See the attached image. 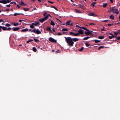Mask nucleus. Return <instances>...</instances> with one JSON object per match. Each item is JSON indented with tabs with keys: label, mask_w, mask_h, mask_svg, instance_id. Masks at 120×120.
<instances>
[{
	"label": "nucleus",
	"mask_w": 120,
	"mask_h": 120,
	"mask_svg": "<svg viewBox=\"0 0 120 120\" xmlns=\"http://www.w3.org/2000/svg\"><path fill=\"white\" fill-rule=\"evenodd\" d=\"M81 29H83L84 30H86L87 31H89V29H87L85 27H82Z\"/></svg>",
	"instance_id": "393cba45"
},
{
	"label": "nucleus",
	"mask_w": 120,
	"mask_h": 120,
	"mask_svg": "<svg viewBox=\"0 0 120 120\" xmlns=\"http://www.w3.org/2000/svg\"><path fill=\"white\" fill-rule=\"evenodd\" d=\"M6 6L8 7V8H9V7H10V6H11V5L10 4H9V5H6L5 6Z\"/></svg>",
	"instance_id": "8fccbe9b"
},
{
	"label": "nucleus",
	"mask_w": 120,
	"mask_h": 120,
	"mask_svg": "<svg viewBox=\"0 0 120 120\" xmlns=\"http://www.w3.org/2000/svg\"><path fill=\"white\" fill-rule=\"evenodd\" d=\"M23 10H24L25 11H28L29 10V9L28 8H24L23 9Z\"/></svg>",
	"instance_id": "473e14b6"
},
{
	"label": "nucleus",
	"mask_w": 120,
	"mask_h": 120,
	"mask_svg": "<svg viewBox=\"0 0 120 120\" xmlns=\"http://www.w3.org/2000/svg\"><path fill=\"white\" fill-rule=\"evenodd\" d=\"M2 28L3 30H7V27H3L2 26Z\"/></svg>",
	"instance_id": "e433bc0d"
},
{
	"label": "nucleus",
	"mask_w": 120,
	"mask_h": 120,
	"mask_svg": "<svg viewBox=\"0 0 120 120\" xmlns=\"http://www.w3.org/2000/svg\"><path fill=\"white\" fill-rule=\"evenodd\" d=\"M116 39L119 40L120 39V36L116 38Z\"/></svg>",
	"instance_id": "5fc2aeb1"
},
{
	"label": "nucleus",
	"mask_w": 120,
	"mask_h": 120,
	"mask_svg": "<svg viewBox=\"0 0 120 120\" xmlns=\"http://www.w3.org/2000/svg\"><path fill=\"white\" fill-rule=\"evenodd\" d=\"M20 4L21 5H25L26 4H25L22 1H21Z\"/></svg>",
	"instance_id": "6ab92c4d"
},
{
	"label": "nucleus",
	"mask_w": 120,
	"mask_h": 120,
	"mask_svg": "<svg viewBox=\"0 0 120 120\" xmlns=\"http://www.w3.org/2000/svg\"><path fill=\"white\" fill-rule=\"evenodd\" d=\"M73 22H71V23H70L69 25H70L71 26H72L73 25Z\"/></svg>",
	"instance_id": "680f3d73"
},
{
	"label": "nucleus",
	"mask_w": 120,
	"mask_h": 120,
	"mask_svg": "<svg viewBox=\"0 0 120 120\" xmlns=\"http://www.w3.org/2000/svg\"><path fill=\"white\" fill-rule=\"evenodd\" d=\"M104 47L103 46H100L98 48V49H100L102 48H104Z\"/></svg>",
	"instance_id": "c03bdc74"
},
{
	"label": "nucleus",
	"mask_w": 120,
	"mask_h": 120,
	"mask_svg": "<svg viewBox=\"0 0 120 120\" xmlns=\"http://www.w3.org/2000/svg\"><path fill=\"white\" fill-rule=\"evenodd\" d=\"M84 49V48L83 47H82L80 49H79V50L80 51H82Z\"/></svg>",
	"instance_id": "c9c22d12"
},
{
	"label": "nucleus",
	"mask_w": 120,
	"mask_h": 120,
	"mask_svg": "<svg viewBox=\"0 0 120 120\" xmlns=\"http://www.w3.org/2000/svg\"><path fill=\"white\" fill-rule=\"evenodd\" d=\"M0 3H2L4 4H7L6 0H2L0 1Z\"/></svg>",
	"instance_id": "9b49d317"
},
{
	"label": "nucleus",
	"mask_w": 120,
	"mask_h": 120,
	"mask_svg": "<svg viewBox=\"0 0 120 120\" xmlns=\"http://www.w3.org/2000/svg\"><path fill=\"white\" fill-rule=\"evenodd\" d=\"M51 7L54 8L56 11H57L58 10V9L55 6H51Z\"/></svg>",
	"instance_id": "ea45409f"
},
{
	"label": "nucleus",
	"mask_w": 120,
	"mask_h": 120,
	"mask_svg": "<svg viewBox=\"0 0 120 120\" xmlns=\"http://www.w3.org/2000/svg\"><path fill=\"white\" fill-rule=\"evenodd\" d=\"M108 34L112 35V36H113V37H114V35L112 33H108Z\"/></svg>",
	"instance_id": "864d4df0"
},
{
	"label": "nucleus",
	"mask_w": 120,
	"mask_h": 120,
	"mask_svg": "<svg viewBox=\"0 0 120 120\" xmlns=\"http://www.w3.org/2000/svg\"><path fill=\"white\" fill-rule=\"evenodd\" d=\"M109 21V20H103V22H107V21Z\"/></svg>",
	"instance_id": "052dcab7"
},
{
	"label": "nucleus",
	"mask_w": 120,
	"mask_h": 120,
	"mask_svg": "<svg viewBox=\"0 0 120 120\" xmlns=\"http://www.w3.org/2000/svg\"><path fill=\"white\" fill-rule=\"evenodd\" d=\"M50 24L52 26H54L55 25L54 22L52 20L51 21V22Z\"/></svg>",
	"instance_id": "c85d7f7f"
},
{
	"label": "nucleus",
	"mask_w": 120,
	"mask_h": 120,
	"mask_svg": "<svg viewBox=\"0 0 120 120\" xmlns=\"http://www.w3.org/2000/svg\"><path fill=\"white\" fill-rule=\"evenodd\" d=\"M51 33H52L53 34L55 35H56V34H57V35H62V34L60 32L58 33L57 34H55L53 32H51Z\"/></svg>",
	"instance_id": "dca6fc26"
},
{
	"label": "nucleus",
	"mask_w": 120,
	"mask_h": 120,
	"mask_svg": "<svg viewBox=\"0 0 120 120\" xmlns=\"http://www.w3.org/2000/svg\"><path fill=\"white\" fill-rule=\"evenodd\" d=\"M51 26H49V27H47L46 30L47 31H49L51 29Z\"/></svg>",
	"instance_id": "412c9836"
},
{
	"label": "nucleus",
	"mask_w": 120,
	"mask_h": 120,
	"mask_svg": "<svg viewBox=\"0 0 120 120\" xmlns=\"http://www.w3.org/2000/svg\"><path fill=\"white\" fill-rule=\"evenodd\" d=\"M43 19L44 21H45V20H46L47 19H46L45 18V17H44V18H43Z\"/></svg>",
	"instance_id": "69168bd1"
},
{
	"label": "nucleus",
	"mask_w": 120,
	"mask_h": 120,
	"mask_svg": "<svg viewBox=\"0 0 120 120\" xmlns=\"http://www.w3.org/2000/svg\"><path fill=\"white\" fill-rule=\"evenodd\" d=\"M120 33V30H118L116 32H114V34L115 35H116Z\"/></svg>",
	"instance_id": "9d476101"
},
{
	"label": "nucleus",
	"mask_w": 120,
	"mask_h": 120,
	"mask_svg": "<svg viewBox=\"0 0 120 120\" xmlns=\"http://www.w3.org/2000/svg\"><path fill=\"white\" fill-rule=\"evenodd\" d=\"M85 31V34L87 35H89V34H92V33H91V32H92V31L90 30H89V31Z\"/></svg>",
	"instance_id": "423d86ee"
},
{
	"label": "nucleus",
	"mask_w": 120,
	"mask_h": 120,
	"mask_svg": "<svg viewBox=\"0 0 120 120\" xmlns=\"http://www.w3.org/2000/svg\"><path fill=\"white\" fill-rule=\"evenodd\" d=\"M85 45L87 47H88L90 45V44H89L88 42H87L85 44Z\"/></svg>",
	"instance_id": "bb28decb"
},
{
	"label": "nucleus",
	"mask_w": 120,
	"mask_h": 120,
	"mask_svg": "<svg viewBox=\"0 0 120 120\" xmlns=\"http://www.w3.org/2000/svg\"><path fill=\"white\" fill-rule=\"evenodd\" d=\"M96 4V3L95 2H93V3H92L91 4V5L92 6H93V7H94V5L95 4Z\"/></svg>",
	"instance_id": "58836bf2"
},
{
	"label": "nucleus",
	"mask_w": 120,
	"mask_h": 120,
	"mask_svg": "<svg viewBox=\"0 0 120 120\" xmlns=\"http://www.w3.org/2000/svg\"><path fill=\"white\" fill-rule=\"evenodd\" d=\"M28 30V28H25V29H24L22 30H21V32H26Z\"/></svg>",
	"instance_id": "ddd939ff"
},
{
	"label": "nucleus",
	"mask_w": 120,
	"mask_h": 120,
	"mask_svg": "<svg viewBox=\"0 0 120 120\" xmlns=\"http://www.w3.org/2000/svg\"><path fill=\"white\" fill-rule=\"evenodd\" d=\"M34 40L31 39H29L28 41H26V43H28L30 42H31L32 41H33Z\"/></svg>",
	"instance_id": "b1692460"
},
{
	"label": "nucleus",
	"mask_w": 120,
	"mask_h": 120,
	"mask_svg": "<svg viewBox=\"0 0 120 120\" xmlns=\"http://www.w3.org/2000/svg\"><path fill=\"white\" fill-rule=\"evenodd\" d=\"M43 19L44 21H45V20H46L47 19H46L45 18V17H44V18H43Z\"/></svg>",
	"instance_id": "338daca9"
},
{
	"label": "nucleus",
	"mask_w": 120,
	"mask_h": 120,
	"mask_svg": "<svg viewBox=\"0 0 120 120\" xmlns=\"http://www.w3.org/2000/svg\"><path fill=\"white\" fill-rule=\"evenodd\" d=\"M48 2L49 3H50L52 4H53L54 3L53 2H52V1H49V0H48Z\"/></svg>",
	"instance_id": "3c124183"
},
{
	"label": "nucleus",
	"mask_w": 120,
	"mask_h": 120,
	"mask_svg": "<svg viewBox=\"0 0 120 120\" xmlns=\"http://www.w3.org/2000/svg\"><path fill=\"white\" fill-rule=\"evenodd\" d=\"M109 38L110 39H112L113 37V36H109Z\"/></svg>",
	"instance_id": "49530a36"
},
{
	"label": "nucleus",
	"mask_w": 120,
	"mask_h": 120,
	"mask_svg": "<svg viewBox=\"0 0 120 120\" xmlns=\"http://www.w3.org/2000/svg\"><path fill=\"white\" fill-rule=\"evenodd\" d=\"M85 8H86L85 7L83 6L82 7V9H83V10H84L85 9Z\"/></svg>",
	"instance_id": "6e6d98bb"
},
{
	"label": "nucleus",
	"mask_w": 120,
	"mask_h": 120,
	"mask_svg": "<svg viewBox=\"0 0 120 120\" xmlns=\"http://www.w3.org/2000/svg\"><path fill=\"white\" fill-rule=\"evenodd\" d=\"M20 14H21L22 15H23V14L22 13H15L13 15H14L15 16H16L18 15H19Z\"/></svg>",
	"instance_id": "2eb2a0df"
},
{
	"label": "nucleus",
	"mask_w": 120,
	"mask_h": 120,
	"mask_svg": "<svg viewBox=\"0 0 120 120\" xmlns=\"http://www.w3.org/2000/svg\"><path fill=\"white\" fill-rule=\"evenodd\" d=\"M94 40L95 41V43L99 42L101 41L99 40Z\"/></svg>",
	"instance_id": "2f4dec72"
},
{
	"label": "nucleus",
	"mask_w": 120,
	"mask_h": 120,
	"mask_svg": "<svg viewBox=\"0 0 120 120\" xmlns=\"http://www.w3.org/2000/svg\"><path fill=\"white\" fill-rule=\"evenodd\" d=\"M113 8H114V7H113L112 8H110V9L109 10L108 12H110L112 11H113Z\"/></svg>",
	"instance_id": "4468645a"
},
{
	"label": "nucleus",
	"mask_w": 120,
	"mask_h": 120,
	"mask_svg": "<svg viewBox=\"0 0 120 120\" xmlns=\"http://www.w3.org/2000/svg\"><path fill=\"white\" fill-rule=\"evenodd\" d=\"M4 22V21L3 20V19H0V22Z\"/></svg>",
	"instance_id": "e2e57ef3"
},
{
	"label": "nucleus",
	"mask_w": 120,
	"mask_h": 120,
	"mask_svg": "<svg viewBox=\"0 0 120 120\" xmlns=\"http://www.w3.org/2000/svg\"><path fill=\"white\" fill-rule=\"evenodd\" d=\"M39 22L38 21H37L36 23H32V24L35 26H38V25L39 24Z\"/></svg>",
	"instance_id": "f8f14e48"
},
{
	"label": "nucleus",
	"mask_w": 120,
	"mask_h": 120,
	"mask_svg": "<svg viewBox=\"0 0 120 120\" xmlns=\"http://www.w3.org/2000/svg\"><path fill=\"white\" fill-rule=\"evenodd\" d=\"M11 29H12L11 27H8V28H7V30H8L10 31L11 30Z\"/></svg>",
	"instance_id": "79ce46f5"
},
{
	"label": "nucleus",
	"mask_w": 120,
	"mask_h": 120,
	"mask_svg": "<svg viewBox=\"0 0 120 120\" xmlns=\"http://www.w3.org/2000/svg\"><path fill=\"white\" fill-rule=\"evenodd\" d=\"M114 24L113 23H112V24H110L109 23L108 24V26H112Z\"/></svg>",
	"instance_id": "09e8293b"
},
{
	"label": "nucleus",
	"mask_w": 120,
	"mask_h": 120,
	"mask_svg": "<svg viewBox=\"0 0 120 120\" xmlns=\"http://www.w3.org/2000/svg\"><path fill=\"white\" fill-rule=\"evenodd\" d=\"M60 52V50L58 49L56 51V52L57 53H59Z\"/></svg>",
	"instance_id": "de8ad7c7"
},
{
	"label": "nucleus",
	"mask_w": 120,
	"mask_h": 120,
	"mask_svg": "<svg viewBox=\"0 0 120 120\" xmlns=\"http://www.w3.org/2000/svg\"><path fill=\"white\" fill-rule=\"evenodd\" d=\"M75 11L76 13H81V12L79 11L77 9H75Z\"/></svg>",
	"instance_id": "a878e982"
},
{
	"label": "nucleus",
	"mask_w": 120,
	"mask_h": 120,
	"mask_svg": "<svg viewBox=\"0 0 120 120\" xmlns=\"http://www.w3.org/2000/svg\"><path fill=\"white\" fill-rule=\"evenodd\" d=\"M48 16H50V17H51V15H49V14H48V15H47L45 17V18L46 19H47L49 18Z\"/></svg>",
	"instance_id": "cd10ccee"
},
{
	"label": "nucleus",
	"mask_w": 120,
	"mask_h": 120,
	"mask_svg": "<svg viewBox=\"0 0 120 120\" xmlns=\"http://www.w3.org/2000/svg\"><path fill=\"white\" fill-rule=\"evenodd\" d=\"M24 21V20H19V21L20 22H22V21Z\"/></svg>",
	"instance_id": "774afa93"
},
{
	"label": "nucleus",
	"mask_w": 120,
	"mask_h": 120,
	"mask_svg": "<svg viewBox=\"0 0 120 120\" xmlns=\"http://www.w3.org/2000/svg\"><path fill=\"white\" fill-rule=\"evenodd\" d=\"M5 26H6L8 27L10 26H11V25L7 23L6 24Z\"/></svg>",
	"instance_id": "a19ab883"
},
{
	"label": "nucleus",
	"mask_w": 120,
	"mask_h": 120,
	"mask_svg": "<svg viewBox=\"0 0 120 120\" xmlns=\"http://www.w3.org/2000/svg\"><path fill=\"white\" fill-rule=\"evenodd\" d=\"M47 14V13L46 12H45L43 14V15L44 16H45V14Z\"/></svg>",
	"instance_id": "0e129e2a"
},
{
	"label": "nucleus",
	"mask_w": 120,
	"mask_h": 120,
	"mask_svg": "<svg viewBox=\"0 0 120 120\" xmlns=\"http://www.w3.org/2000/svg\"><path fill=\"white\" fill-rule=\"evenodd\" d=\"M83 6V5H81V4H79V8H82V7Z\"/></svg>",
	"instance_id": "37998d69"
},
{
	"label": "nucleus",
	"mask_w": 120,
	"mask_h": 120,
	"mask_svg": "<svg viewBox=\"0 0 120 120\" xmlns=\"http://www.w3.org/2000/svg\"><path fill=\"white\" fill-rule=\"evenodd\" d=\"M113 13H116L117 14H118L119 12L117 9H114V8H113Z\"/></svg>",
	"instance_id": "0eeeda50"
},
{
	"label": "nucleus",
	"mask_w": 120,
	"mask_h": 120,
	"mask_svg": "<svg viewBox=\"0 0 120 120\" xmlns=\"http://www.w3.org/2000/svg\"><path fill=\"white\" fill-rule=\"evenodd\" d=\"M30 27L31 28L33 29L34 28V25L32 24V25H30Z\"/></svg>",
	"instance_id": "f704fd0d"
},
{
	"label": "nucleus",
	"mask_w": 120,
	"mask_h": 120,
	"mask_svg": "<svg viewBox=\"0 0 120 120\" xmlns=\"http://www.w3.org/2000/svg\"><path fill=\"white\" fill-rule=\"evenodd\" d=\"M77 34H79H79H83V30H78Z\"/></svg>",
	"instance_id": "6e6552de"
},
{
	"label": "nucleus",
	"mask_w": 120,
	"mask_h": 120,
	"mask_svg": "<svg viewBox=\"0 0 120 120\" xmlns=\"http://www.w3.org/2000/svg\"><path fill=\"white\" fill-rule=\"evenodd\" d=\"M33 32H34L37 34H39L41 33V32L38 29H35L33 30L32 31Z\"/></svg>",
	"instance_id": "f03ea898"
},
{
	"label": "nucleus",
	"mask_w": 120,
	"mask_h": 120,
	"mask_svg": "<svg viewBox=\"0 0 120 120\" xmlns=\"http://www.w3.org/2000/svg\"><path fill=\"white\" fill-rule=\"evenodd\" d=\"M33 50L34 52H36L37 51V49L35 47H34L33 48Z\"/></svg>",
	"instance_id": "7c9ffc66"
},
{
	"label": "nucleus",
	"mask_w": 120,
	"mask_h": 120,
	"mask_svg": "<svg viewBox=\"0 0 120 120\" xmlns=\"http://www.w3.org/2000/svg\"><path fill=\"white\" fill-rule=\"evenodd\" d=\"M39 21L41 22H43L44 21L43 18L39 19Z\"/></svg>",
	"instance_id": "72a5a7b5"
},
{
	"label": "nucleus",
	"mask_w": 120,
	"mask_h": 120,
	"mask_svg": "<svg viewBox=\"0 0 120 120\" xmlns=\"http://www.w3.org/2000/svg\"><path fill=\"white\" fill-rule=\"evenodd\" d=\"M34 40L36 42H38L39 41L37 39L34 38Z\"/></svg>",
	"instance_id": "4c0bfd02"
},
{
	"label": "nucleus",
	"mask_w": 120,
	"mask_h": 120,
	"mask_svg": "<svg viewBox=\"0 0 120 120\" xmlns=\"http://www.w3.org/2000/svg\"><path fill=\"white\" fill-rule=\"evenodd\" d=\"M95 25V24L93 23H90L89 24V25Z\"/></svg>",
	"instance_id": "13d9d810"
},
{
	"label": "nucleus",
	"mask_w": 120,
	"mask_h": 120,
	"mask_svg": "<svg viewBox=\"0 0 120 120\" xmlns=\"http://www.w3.org/2000/svg\"><path fill=\"white\" fill-rule=\"evenodd\" d=\"M49 41L52 42H54L55 43L56 42V40L55 39L52 37H50L49 39Z\"/></svg>",
	"instance_id": "7ed1b4c3"
},
{
	"label": "nucleus",
	"mask_w": 120,
	"mask_h": 120,
	"mask_svg": "<svg viewBox=\"0 0 120 120\" xmlns=\"http://www.w3.org/2000/svg\"><path fill=\"white\" fill-rule=\"evenodd\" d=\"M2 27V26H0V32H1V29Z\"/></svg>",
	"instance_id": "4d7b16f0"
},
{
	"label": "nucleus",
	"mask_w": 120,
	"mask_h": 120,
	"mask_svg": "<svg viewBox=\"0 0 120 120\" xmlns=\"http://www.w3.org/2000/svg\"><path fill=\"white\" fill-rule=\"evenodd\" d=\"M110 19H114V16L113 15H110Z\"/></svg>",
	"instance_id": "4be33fe9"
},
{
	"label": "nucleus",
	"mask_w": 120,
	"mask_h": 120,
	"mask_svg": "<svg viewBox=\"0 0 120 120\" xmlns=\"http://www.w3.org/2000/svg\"><path fill=\"white\" fill-rule=\"evenodd\" d=\"M105 27H103L101 29V31H106V30H105Z\"/></svg>",
	"instance_id": "a18cd8bd"
},
{
	"label": "nucleus",
	"mask_w": 120,
	"mask_h": 120,
	"mask_svg": "<svg viewBox=\"0 0 120 120\" xmlns=\"http://www.w3.org/2000/svg\"><path fill=\"white\" fill-rule=\"evenodd\" d=\"M12 23L13 24V25L15 26H17L19 24V23H15L14 22H13Z\"/></svg>",
	"instance_id": "5701e85b"
},
{
	"label": "nucleus",
	"mask_w": 120,
	"mask_h": 120,
	"mask_svg": "<svg viewBox=\"0 0 120 120\" xmlns=\"http://www.w3.org/2000/svg\"><path fill=\"white\" fill-rule=\"evenodd\" d=\"M72 35H74L75 36H77L79 35V34L77 33H74L72 32H70V33L69 34Z\"/></svg>",
	"instance_id": "39448f33"
},
{
	"label": "nucleus",
	"mask_w": 120,
	"mask_h": 120,
	"mask_svg": "<svg viewBox=\"0 0 120 120\" xmlns=\"http://www.w3.org/2000/svg\"><path fill=\"white\" fill-rule=\"evenodd\" d=\"M62 30L64 31H68V30L66 28H64L62 29Z\"/></svg>",
	"instance_id": "a211bd4d"
},
{
	"label": "nucleus",
	"mask_w": 120,
	"mask_h": 120,
	"mask_svg": "<svg viewBox=\"0 0 120 120\" xmlns=\"http://www.w3.org/2000/svg\"><path fill=\"white\" fill-rule=\"evenodd\" d=\"M71 22V20L68 21L66 22V25H69L70 22Z\"/></svg>",
	"instance_id": "f3484780"
},
{
	"label": "nucleus",
	"mask_w": 120,
	"mask_h": 120,
	"mask_svg": "<svg viewBox=\"0 0 120 120\" xmlns=\"http://www.w3.org/2000/svg\"><path fill=\"white\" fill-rule=\"evenodd\" d=\"M88 15L90 16H92L94 17H96L97 15L95 14L94 13L90 12L87 14Z\"/></svg>",
	"instance_id": "20e7f679"
},
{
	"label": "nucleus",
	"mask_w": 120,
	"mask_h": 120,
	"mask_svg": "<svg viewBox=\"0 0 120 120\" xmlns=\"http://www.w3.org/2000/svg\"><path fill=\"white\" fill-rule=\"evenodd\" d=\"M105 37L103 36H100L98 37V38L100 39H102L104 38Z\"/></svg>",
	"instance_id": "aec40b11"
},
{
	"label": "nucleus",
	"mask_w": 120,
	"mask_h": 120,
	"mask_svg": "<svg viewBox=\"0 0 120 120\" xmlns=\"http://www.w3.org/2000/svg\"><path fill=\"white\" fill-rule=\"evenodd\" d=\"M65 41L67 43H68L69 45L70 46H73L74 42H76L78 41L79 39L76 38H72L71 37H68L67 38L65 37Z\"/></svg>",
	"instance_id": "f257e3e1"
},
{
	"label": "nucleus",
	"mask_w": 120,
	"mask_h": 120,
	"mask_svg": "<svg viewBox=\"0 0 120 120\" xmlns=\"http://www.w3.org/2000/svg\"><path fill=\"white\" fill-rule=\"evenodd\" d=\"M13 30L14 31H16L20 29V28L19 27H13Z\"/></svg>",
	"instance_id": "1a4fd4ad"
},
{
	"label": "nucleus",
	"mask_w": 120,
	"mask_h": 120,
	"mask_svg": "<svg viewBox=\"0 0 120 120\" xmlns=\"http://www.w3.org/2000/svg\"><path fill=\"white\" fill-rule=\"evenodd\" d=\"M7 1V3H9L10 2V1H9V0H6Z\"/></svg>",
	"instance_id": "bf43d9fd"
},
{
	"label": "nucleus",
	"mask_w": 120,
	"mask_h": 120,
	"mask_svg": "<svg viewBox=\"0 0 120 120\" xmlns=\"http://www.w3.org/2000/svg\"><path fill=\"white\" fill-rule=\"evenodd\" d=\"M107 5V3H104L103 4L102 6L104 8L106 7Z\"/></svg>",
	"instance_id": "c756f323"
},
{
	"label": "nucleus",
	"mask_w": 120,
	"mask_h": 120,
	"mask_svg": "<svg viewBox=\"0 0 120 120\" xmlns=\"http://www.w3.org/2000/svg\"><path fill=\"white\" fill-rule=\"evenodd\" d=\"M88 39L87 38V37H85V38H83V40H87Z\"/></svg>",
	"instance_id": "603ef678"
}]
</instances>
